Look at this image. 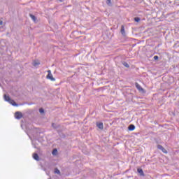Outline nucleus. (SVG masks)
I'll return each instance as SVG.
<instances>
[{"mask_svg":"<svg viewBox=\"0 0 179 179\" xmlns=\"http://www.w3.org/2000/svg\"><path fill=\"white\" fill-rule=\"evenodd\" d=\"M3 99L5 101H8V103H10V104L13 106L14 107H19V104L16 103V102H15L14 100L11 99L10 97H9V96L4 94Z\"/></svg>","mask_w":179,"mask_h":179,"instance_id":"1","label":"nucleus"},{"mask_svg":"<svg viewBox=\"0 0 179 179\" xmlns=\"http://www.w3.org/2000/svg\"><path fill=\"white\" fill-rule=\"evenodd\" d=\"M48 75L46 76L47 79H49L50 80H51L52 82H55V79L54 78V77L52 76V73H51V70H48Z\"/></svg>","mask_w":179,"mask_h":179,"instance_id":"2","label":"nucleus"},{"mask_svg":"<svg viewBox=\"0 0 179 179\" xmlns=\"http://www.w3.org/2000/svg\"><path fill=\"white\" fill-rule=\"evenodd\" d=\"M15 118H16V120H20L21 118H23V113H22V112H15Z\"/></svg>","mask_w":179,"mask_h":179,"instance_id":"3","label":"nucleus"},{"mask_svg":"<svg viewBox=\"0 0 179 179\" xmlns=\"http://www.w3.org/2000/svg\"><path fill=\"white\" fill-rule=\"evenodd\" d=\"M135 85H136V89H138L139 90V92H141V93H145V90H143V88H142L141 85H139L138 83H136Z\"/></svg>","mask_w":179,"mask_h":179,"instance_id":"4","label":"nucleus"},{"mask_svg":"<svg viewBox=\"0 0 179 179\" xmlns=\"http://www.w3.org/2000/svg\"><path fill=\"white\" fill-rule=\"evenodd\" d=\"M32 157L34 160H36V162H40V157L38 156V153H34L32 155Z\"/></svg>","mask_w":179,"mask_h":179,"instance_id":"5","label":"nucleus"},{"mask_svg":"<svg viewBox=\"0 0 179 179\" xmlns=\"http://www.w3.org/2000/svg\"><path fill=\"white\" fill-rule=\"evenodd\" d=\"M137 172L138 173L139 176H141V177H145V173H143V170L141 168H138L137 169Z\"/></svg>","mask_w":179,"mask_h":179,"instance_id":"6","label":"nucleus"},{"mask_svg":"<svg viewBox=\"0 0 179 179\" xmlns=\"http://www.w3.org/2000/svg\"><path fill=\"white\" fill-rule=\"evenodd\" d=\"M96 127L97 128H99V129H103L104 128V125L103 124V122H96Z\"/></svg>","mask_w":179,"mask_h":179,"instance_id":"7","label":"nucleus"},{"mask_svg":"<svg viewBox=\"0 0 179 179\" xmlns=\"http://www.w3.org/2000/svg\"><path fill=\"white\" fill-rule=\"evenodd\" d=\"M157 149H159V150H162V152H163V153H167V150H165V148L163 146H162L161 145H157Z\"/></svg>","mask_w":179,"mask_h":179,"instance_id":"8","label":"nucleus"},{"mask_svg":"<svg viewBox=\"0 0 179 179\" xmlns=\"http://www.w3.org/2000/svg\"><path fill=\"white\" fill-rule=\"evenodd\" d=\"M120 33L121 34H122V36H125V27H124V25L121 26Z\"/></svg>","mask_w":179,"mask_h":179,"instance_id":"9","label":"nucleus"},{"mask_svg":"<svg viewBox=\"0 0 179 179\" xmlns=\"http://www.w3.org/2000/svg\"><path fill=\"white\" fill-rule=\"evenodd\" d=\"M128 129H129V131H134V130H135V125H134V124H130V125L128 127Z\"/></svg>","mask_w":179,"mask_h":179,"instance_id":"10","label":"nucleus"},{"mask_svg":"<svg viewBox=\"0 0 179 179\" xmlns=\"http://www.w3.org/2000/svg\"><path fill=\"white\" fill-rule=\"evenodd\" d=\"M29 16L34 22H36L37 20V17H36V16H34L33 14H30Z\"/></svg>","mask_w":179,"mask_h":179,"instance_id":"11","label":"nucleus"},{"mask_svg":"<svg viewBox=\"0 0 179 179\" xmlns=\"http://www.w3.org/2000/svg\"><path fill=\"white\" fill-rule=\"evenodd\" d=\"M38 65H40V62L35 60L33 62V66H38Z\"/></svg>","mask_w":179,"mask_h":179,"instance_id":"12","label":"nucleus"},{"mask_svg":"<svg viewBox=\"0 0 179 179\" xmlns=\"http://www.w3.org/2000/svg\"><path fill=\"white\" fill-rule=\"evenodd\" d=\"M55 174H61V171L58 169H55Z\"/></svg>","mask_w":179,"mask_h":179,"instance_id":"13","label":"nucleus"},{"mask_svg":"<svg viewBox=\"0 0 179 179\" xmlns=\"http://www.w3.org/2000/svg\"><path fill=\"white\" fill-rule=\"evenodd\" d=\"M123 65H124V66H125V68H129V64H128V63H127V62H124Z\"/></svg>","mask_w":179,"mask_h":179,"instance_id":"14","label":"nucleus"},{"mask_svg":"<svg viewBox=\"0 0 179 179\" xmlns=\"http://www.w3.org/2000/svg\"><path fill=\"white\" fill-rule=\"evenodd\" d=\"M106 3H107V5H108L109 6H111V0H106Z\"/></svg>","mask_w":179,"mask_h":179,"instance_id":"15","label":"nucleus"},{"mask_svg":"<svg viewBox=\"0 0 179 179\" xmlns=\"http://www.w3.org/2000/svg\"><path fill=\"white\" fill-rule=\"evenodd\" d=\"M134 21L137 22H141V18L136 17L134 18Z\"/></svg>","mask_w":179,"mask_h":179,"instance_id":"16","label":"nucleus"},{"mask_svg":"<svg viewBox=\"0 0 179 179\" xmlns=\"http://www.w3.org/2000/svg\"><path fill=\"white\" fill-rule=\"evenodd\" d=\"M39 113H40L41 114H44V109H43V108H41L39 109Z\"/></svg>","mask_w":179,"mask_h":179,"instance_id":"17","label":"nucleus"},{"mask_svg":"<svg viewBox=\"0 0 179 179\" xmlns=\"http://www.w3.org/2000/svg\"><path fill=\"white\" fill-rule=\"evenodd\" d=\"M154 59L155 61H157V59H159V56H154Z\"/></svg>","mask_w":179,"mask_h":179,"instance_id":"18","label":"nucleus"},{"mask_svg":"<svg viewBox=\"0 0 179 179\" xmlns=\"http://www.w3.org/2000/svg\"><path fill=\"white\" fill-rule=\"evenodd\" d=\"M57 149H54L52 151V155H55V153H57Z\"/></svg>","mask_w":179,"mask_h":179,"instance_id":"19","label":"nucleus"},{"mask_svg":"<svg viewBox=\"0 0 179 179\" xmlns=\"http://www.w3.org/2000/svg\"><path fill=\"white\" fill-rule=\"evenodd\" d=\"M52 128H55V129L57 128V127H55V124H54V123L52 124Z\"/></svg>","mask_w":179,"mask_h":179,"instance_id":"20","label":"nucleus"},{"mask_svg":"<svg viewBox=\"0 0 179 179\" xmlns=\"http://www.w3.org/2000/svg\"><path fill=\"white\" fill-rule=\"evenodd\" d=\"M3 24V21H0V26H2Z\"/></svg>","mask_w":179,"mask_h":179,"instance_id":"21","label":"nucleus"},{"mask_svg":"<svg viewBox=\"0 0 179 179\" xmlns=\"http://www.w3.org/2000/svg\"><path fill=\"white\" fill-rule=\"evenodd\" d=\"M60 2H62V0H59Z\"/></svg>","mask_w":179,"mask_h":179,"instance_id":"22","label":"nucleus"},{"mask_svg":"<svg viewBox=\"0 0 179 179\" xmlns=\"http://www.w3.org/2000/svg\"><path fill=\"white\" fill-rule=\"evenodd\" d=\"M49 179H51V178H49Z\"/></svg>","mask_w":179,"mask_h":179,"instance_id":"23","label":"nucleus"}]
</instances>
